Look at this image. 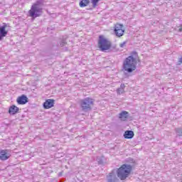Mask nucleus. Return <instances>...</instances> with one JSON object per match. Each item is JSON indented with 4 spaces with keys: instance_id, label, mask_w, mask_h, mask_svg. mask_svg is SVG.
<instances>
[{
    "instance_id": "obj_1",
    "label": "nucleus",
    "mask_w": 182,
    "mask_h": 182,
    "mask_svg": "<svg viewBox=\"0 0 182 182\" xmlns=\"http://www.w3.org/2000/svg\"><path fill=\"white\" fill-rule=\"evenodd\" d=\"M139 54L136 51H133L123 62V69L127 73L134 72L137 68V60Z\"/></svg>"
},
{
    "instance_id": "obj_2",
    "label": "nucleus",
    "mask_w": 182,
    "mask_h": 182,
    "mask_svg": "<svg viewBox=\"0 0 182 182\" xmlns=\"http://www.w3.org/2000/svg\"><path fill=\"white\" fill-rule=\"evenodd\" d=\"M45 4V0H38L32 6L31 9L28 11L29 16L35 19V18H38L42 15V11H43V5Z\"/></svg>"
},
{
    "instance_id": "obj_3",
    "label": "nucleus",
    "mask_w": 182,
    "mask_h": 182,
    "mask_svg": "<svg viewBox=\"0 0 182 182\" xmlns=\"http://www.w3.org/2000/svg\"><path fill=\"white\" fill-rule=\"evenodd\" d=\"M133 168L130 164H123L119 167L117 171V177H119L122 181L126 180L129 176H130V173H132V170Z\"/></svg>"
},
{
    "instance_id": "obj_4",
    "label": "nucleus",
    "mask_w": 182,
    "mask_h": 182,
    "mask_svg": "<svg viewBox=\"0 0 182 182\" xmlns=\"http://www.w3.org/2000/svg\"><path fill=\"white\" fill-rule=\"evenodd\" d=\"M98 48L102 52H106V50H109V49L112 48V42L105 38V36H100L98 40Z\"/></svg>"
},
{
    "instance_id": "obj_5",
    "label": "nucleus",
    "mask_w": 182,
    "mask_h": 182,
    "mask_svg": "<svg viewBox=\"0 0 182 182\" xmlns=\"http://www.w3.org/2000/svg\"><path fill=\"white\" fill-rule=\"evenodd\" d=\"M95 101L90 97H86L81 100L80 102V107L82 112H90L92 107L93 106Z\"/></svg>"
},
{
    "instance_id": "obj_6",
    "label": "nucleus",
    "mask_w": 182,
    "mask_h": 182,
    "mask_svg": "<svg viewBox=\"0 0 182 182\" xmlns=\"http://www.w3.org/2000/svg\"><path fill=\"white\" fill-rule=\"evenodd\" d=\"M114 32L117 36V38H120L124 35V30L123 29V24H116L114 27Z\"/></svg>"
},
{
    "instance_id": "obj_7",
    "label": "nucleus",
    "mask_w": 182,
    "mask_h": 182,
    "mask_svg": "<svg viewBox=\"0 0 182 182\" xmlns=\"http://www.w3.org/2000/svg\"><path fill=\"white\" fill-rule=\"evenodd\" d=\"M11 157V154H9V150L5 149L1 150L0 151V160L2 161H5V160H8Z\"/></svg>"
},
{
    "instance_id": "obj_8",
    "label": "nucleus",
    "mask_w": 182,
    "mask_h": 182,
    "mask_svg": "<svg viewBox=\"0 0 182 182\" xmlns=\"http://www.w3.org/2000/svg\"><path fill=\"white\" fill-rule=\"evenodd\" d=\"M54 105H55V100H52V99L46 100L43 105L44 109H50L53 107Z\"/></svg>"
},
{
    "instance_id": "obj_9",
    "label": "nucleus",
    "mask_w": 182,
    "mask_h": 182,
    "mask_svg": "<svg viewBox=\"0 0 182 182\" xmlns=\"http://www.w3.org/2000/svg\"><path fill=\"white\" fill-rule=\"evenodd\" d=\"M107 182H119V178H117L114 173L111 172L109 176H107Z\"/></svg>"
},
{
    "instance_id": "obj_10",
    "label": "nucleus",
    "mask_w": 182,
    "mask_h": 182,
    "mask_svg": "<svg viewBox=\"0 0 182 182\" xmlns=\"http://www.w3.org/2000/svg\"><path fill=\"white\" fill-rule=\"evenodd\" d=\"M16 102L18 105H26L28 103V97L23 95L17 98Z\"/></svg>"
},
{
    "instance_id": "obj_11",
    "label": "nucleus",
    "mask_w": 182,
    "mask_h": 182,
    "mask_svg": "<svg viewBox=\"0 0 182 182\" xmlns=\"http://www.w3.org/2000/svg\"><path fill=\"white\" fill-rule=\"evenodd\" d=\"M129 116H130V114L127 111H122L119 114V119L122 122H126L129 119Z\"/></svg>"
},
{
    "instance_id": "obj_12",
    "label": "nucleus",
    "mask_w": 182,
    "mask_h": 182,
    "mask_svg": "<svg viewBox=\"0 0 182 182\" xmlns=\"http://www.w3.org/2000/svg\"><path fill=\"white\" fill-rule=\"evenodd\" d=\"M6 26H0V41H2L6 35H8V31L6 30Z\"/></svg>"
},
{
    "instance_id": "obj_13",
    "label": "nucleus",
    "mask_w": 182,
    "mask_h": 182,
    "mask_svg": "<svg viewBox=\"0 0 182 182\" xmlns=\"http://www.w3.org/2000/svg\"><path fill=\"white\" fill-rule=\"evenodd\" d=\"M18 112H19V107L16 105H11L9 109V114H12V116L16 114Z\"/></svg>"
},
{
    "instance_id": "obj_14",
    "label": "nucleus",
    "mask_w": 182,
    "mask_h": 182,
    "mask_svg": "<svg viewBox=\"0 0 182 182\" xmlns=\"http://www.w3.org/2000/svg\"><path fill=\"white\" fill-rule=\"evenodd\" d=\"M124 139H133L134 137V132L133 131L127 130L124 134Z\"/></svg>"
},
{
    "instance_id": "obj_15",
    "label": "nucleus",
    "mask_w": 182,
    "mask_h": 182,
    "mask_svg": "<svg viewBox=\"0 0 182 182\" xmlns=\"http://www.w3.org/2000/svg\"><path fill=\"white\" fill-rule=\"evenodd\" d=\"M89 4H90V0H80V8H85V6H87Z\"/></svg>"
},
{
    "instance_id": "obj_16",
    "label": "nucleus",
    "mask_w": 182,
    "mask_h": 182,
    "mask_svg": "<svg viewBox=\"0 0 182 182\" xmlns=\"http://www.w3.org/2000/svg\"><path fill=\"white\" fill-rule=\"evenodd\" d=\"M125 87H126V85H124V84H121L120 87H119L117 90V95H122V94L124 93V88Z\"/></svg>"
},
{
    "instance_id": "obj_17",
    "label": "nucleus",
    "mask_w": 182,
    "mask_h": 182,
    "mask_svg": "<svg viewBox=\"0 0 182 182\" xmlns=\"http://www.w3.org/2000/svg\"><path fill=\"white\" fill-rule=\"evenodd\" d=\"M175 132H176V136H178L179 137L182 136V128H176L175 129Z\"/></svg>"
},
{
    "instance_id": "obj_18",
    "label": "nucleus",
    "mask_w": 182,
    "mask_h": 182,
    "mask_svg": "<svg viewBox=\"0 0 182 182\" xmlns=\"http://www.w3.org/2000/svg\"><path fill=\"white\" fill-rule=\"evenodd\" d=\"M100 1V0H92V4L93 8H96V6H97V4H99Z\"/></svg>"
},
{
    "instance_id": "obj_19",
    "label": "nucleus",
    "mask_w": 182,
    "mask_h": 182,
    "mask_svg": "<svg viewBox=\"0 0 182 182\" xmlns=\"http://www.w3.org/2000/svg\"><path fill=\"white\" fill-rule=\"evenodd\" d=\"M65 45H66V40H63L60 43V46L62 47L65 46Z\"/></svg>"
},
{
    "instance_id": "obj_20",
    "label": "nucleus",
    "mask_w": 182,
    "mask_h": 182,
    "mask_svg": "<svg viewBox=\"0 0 182 182\" xmlns=\"http://www.w3.org/2000/svg\"><path fill=\"white\" fill-rule=\"evenodd\" d=\"M127 43V41H124L123 43L119 44V46L121 48H124V46H126Z\"/></svg>"
},
{
    "instance_id": "obj_21",
    "label": "nucleus",
    "mask_w": 182,
    "mask_h": 182,
    "mask_svg": "<svg viewBox=\"0 0 182 182\" xmlns=\"http://www.w3.org/2000/svg\"><path fill=\"white\" fill-rule=\"evenodd\" d=\"M178 32H182V28H179L178 29Z\"/></svg>"
}]
</instances>
